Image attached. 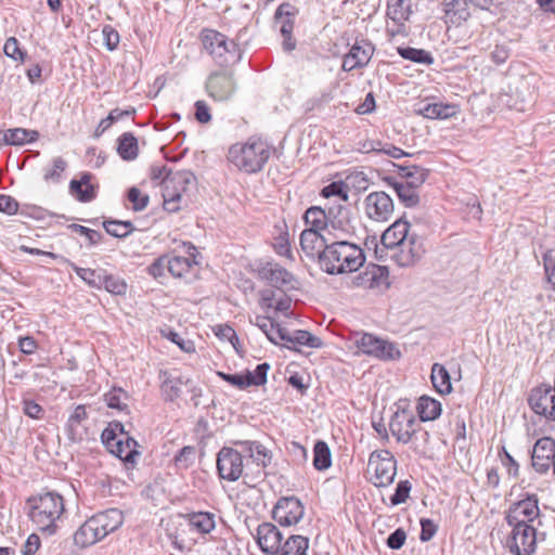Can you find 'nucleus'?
I'll use <instances>...</instances> for the list:
<instances>
[{
    "mask_svg": "<svg viewBox=\"0 0 555 555\" xmlns=\"http://www.w3.org/2000/svg\"><path fill=\"white\" fill-rule=\"evenodd\" d=\"M314 250L321 271L340 275L358 271L365 262L364 250L357 244L341 240L324 209L314 206Z\"/></svg>",
    "mask_w": 555,
    "mask_h": 555,
    "instance_id": "nucleus-1",
    "label": "nucleus"
},
{
    "mask_svg": "<svg viewBox=\"0 0 555 555\" xmlns=\"http://www.w3.org/2000/svg\"><path fill=\"white\" fill-rule=\"evenodd\" d=\"M233 444L242 448V452L223 447L217 454V470L221 479L233 482L244 477L250 485L264 476L263 468L271 462L268 449L260 442L235 440Z\"/></svg>",
    "mask_w": 555,
    "mask_h": 555,
    "instance_id": "nucleus-2",
    "label": "nucleus"
},
{
    "mask_svg": "<svg viewBox=\"0 0 555 555\" xmlns=\"http://www.w3.org/2000/svg\"><path fill=\"white\" fill-rule=\"evenodd\" d=\"M256 273L259 280L271 287L259 292V305L263 310L274 309L275 312L288 315L292 305L289 291L297 289L298 281L285 268L273 261H261Z\"/></svg>",
    "mask_w": 555,
    "mask_h": 555,
    "instance_id": "nucleus-3",
    "label": "nucleus"
},
{
    "mask_svg": "<svg viewBox=\"0 0 555 555\" xmlns=\"http://www.w3.org/2000/svg\"><path fill=\"white\" fill-rule=\"evenodd\" d=\"M272 147L260 138L251 137L246 142L235 143L229 149L228 159L246 173L260 171L269 160Z\"/></svg>",
    "mask_w": 555,
    "mask_h": 555,
    "instance_id": "nucleus-4",
    "label": "nucleus"
},
{
    "mask_svg": "<svg viewBox=\"0 0 555 555\" xmlns=\"http://www.w3.org/2000/svg\"><path fill=\"white\" fill-rule=\"evenodd\" d=\"M29 517L37 529L48 534L56 531V521L63 515L64 500L56 492H46L27 500Z\"/></svg>",
    "mask_w": 555,
    "mask_h": 555,
    "instance_id": "nucleus-5",
    "label": "nucleus"
},
{
    "mask_svg": "<svg viewBox=\"0 0 555 555\" xmlns=\"http://www.w3.org/2000/svg\"><path fill=\"white\" fill-rule=\"evenodd\" d=\"M201 39L204 49L218 65L227 66L240 59L236 43L229 40L225 35L214 29H204Z\"/></svg>",
    "mask_w": 555,
    "mask_h": 555,
    "instance_id": "nucleus-6",
    "label": "nucleus"
},
{
    "mask_svg": "<svg viewBox=\"0 0 555 555\" xmlns=\"http://www.w3.org/2000/svg\"><path fill=\"white\" fill-rule=\"evenodd\" d=\"M196 182L195 176L189 170L169 172L163 180V198L165 209L175 212L179 209L177 205L191 186Z\"/></svg>",
    "mask_w": 555,
    "mask_h": 555,
    "instance_id": "nucleus-7",
    "label": "nucleus"
},
{
    "mask_svg": "<svg viewBox=\"0 0 555 555\" xmlns=\"http://www.w3.org/2000/svg\"><path fill=\"white\" fill-rule=\"evenodd\" d=\"M353 343L359 352L373 356L382 360H396L401 356L400 350L395 344L379 339L369 333L354 334Z\"/></svg>",
    "mask_w": 555,
    "mask_h": 555,
    "instance_id": "nucleus-8",
    "label": "nucleus"
},
{
    "mask_svg": "<svg viewBox=\"0 0 555 555\" xmlns=\"http://www.w3.org/2000/svg\"><path fill=\"white\" fill-rule=\"evenodd\" d=\"M369 470L373 472V482L376 487H387L392 483L397 474V461L388 450L371 453Z\"/></svg>",
    "mask_w": 555,
    "mask_h": 555,
    "instance_id": "nucleus-9",
    "label": "nucleus"
},
{
    "mask_svg": "<svg viewBox=\"0 0 555 555\" xmlns=\"http://www.w3.org/2000/svg\"><path fill=\"white\" fill-rule=\"evenodd\" d=\"M512 527L507 546L515 555H532L537 550V529L530 524H508Z\"/></svg>",
    "mask_w": 555,
    "mask_h": 555,
    "instance_id": "nucleus-10",
    "label": "nucleus"
},
{
    "mask_svg": "<svg viewBox=\"0 0 555 555\" xmlns=\"http://www.w3.org/2000/svg\"><path fill=\"white\" fill-rule=\"evenodd\" d=\"M390 258L400 267L414 266L425 254L424 240L412 232L398 246L392 247Z\"/></svg>",
    "mask_w": 555,
    "mask_h": 555,
    "instance_id": "nucleus-11",
    "label": "nucleus"
},
{
    "mask_svg": "<svg viewBox=\"0 0 555 555\" xmlns=\"http://www.w3.org/2000/svg\"><path fill=\"white\" fill-rule=\"evenodd\" d=\"M196 248L193 245L188 246L189 256L167 255V271L175 279L182 280L184 283H191L197 276Z\"/></svg>",
    "mask_w": 555,
    "mask_h": 555,
    "instance_id": "nucleus-12",
    "label": "nucleus"
},
{
    "mask_svg": "<svg viewBox=\"0 0 555 555\" xmlns=\"http://www.w3.org/2000/svg\"><path fill=\"white\" fill-rule=\"evenodd\" d=\"M417 422L412 412L408 410L396 411L389 422V430L397 441L403 444L413 441V438L418 439L420 430Z\"/></svg>",
    "mask_w": 555,
    "mask_h": 555,
    "instance_id": "nucleus-13",
    "label": "nucleus"
},
{
    "mask_svg": "<svg viewBox=\"0 0 555 555\" xmlns=\"http://www.w3.org/2000/svg\"><path fill=\"white\" fill-rule=\"evenodd\" d=\"M206 91L215 101L229 100L236 90L234 75L229 70L211 73L206 80Z\"/></svg>",
    "mask_w": 555,
    "mask_h": 555,
    "instance_id": "nucleus-14",
    "label": "nucleus"
},
{
    "mask_svg": "<svg viewBox=\"0 0 555 555\" xmlns=\"http://www.w3.org/2000/svg\"><path fill=\"white\" fill-rule=\"evenodd\" d=\"M528 402L535 414L555 421V386L543 384L534 387L529 395Z\"/></svg>",
    "mask_w": 555,
    "mask_h": 555,
    "instance_id": "nucleus-15",
    "label": "nucleus"
},
{
    "mask_svg": "<svg viewBox=\"0 0 555 555\" xmlns=\"http://www.w3.org/2000/svg\"><path fill=\"white\" fill-rule=\"evenodd\" d=\"M540 515L539 500L535 494L514 502L508 507L505 520L507 524H530Z\"/></svg>",
    "mask_w": 555,
    "mask_h": 555,
    "instance_id": "nucleus-16",
    "label": "nucleus"
},
{
    "mask_svg": "<svg viewBox=\"0 0 555 555\" xmlns=\"http://www.w3.org/2000/svg\"><path fill=\"white\" fill-rule=\"evenodd\" d=\"M364 204L366 215L372 220L387 221L393 214V202L385 192L370 193Z\"/></svg>",
    "mask_w": 555,
    "mask_h": 555,
    "instance_id": "nucleus-17",
    "label": "nucleus"
},
{
    "mask_svg": "<svg viewBox=\"0 0 555 555\" xmlns=\"http://www.w3.org/2000/svg\"><path fill=\"white\" fill-rule=\"evenodd\" d=\"M256 541L266 555H279L283 541V533L271 522H262L258 526Z\"/></svg>",
    "mask_w": 555,
    "mask_h": 555,
    "instance_id": "nucleus-18",
    "label": "nucleus"
},
{
    "mask_svg": "<svg viewBox=\"0 0 555 555\" xmlns=\"http://www.w3.org/2000/svg\"><path fill=\"white\" fill-rule=\"evenodd\" d=\"M555 459V440L543 437L537 440L533 446L531 461L532 467L540 474L546 473Z\"/></svg>",
    "mask_w": 555,
    "mask_h": 555,
    "instance_id": "nucleus-19",
    "label": "nucleus"
},
{
    "mask_svg": "<svg viewBox=\"0 0 555 555\" xmlns=\"http://www.w3.org/2000/svg\"><path fill=\"white\" fill-rule=\"evenodd\" d=\"M304 516V506L296 498H282L273 508V518L283 526L297 524Z\"/></svg>",
    "mask_w": 555,
    "mask_h": 555,
    "instance_id": "nucleus-20",
    "label": "nucleus"
},
{
    "mask_svg": "<svg viewBox=\"0 0 555 555\" xmlns=\"http://www.w3.org/2000/svg\"><path fill=\"white\" fill-rule=\"evenodd\" d=\"M374 52V47L365 41H357L350 49L349 53L345 55L343 61V69L350 72L354 68L364 67L371 60Z\"/></svg>",
    "mask_w": 555,
    "mask_h": 555,
    "instance_id": "nucleus-21",
    "label": "nucleus"
},
{
    "mask_svg": "<svg viewBox=\"0 0 555 555\" xmlns=\"http://www.w3.org/2000/svg\"><path fill=\"white\" fill-rule=\"evenodd\" d=\"M105 537L99 528L93 516L87 519L75 532L74 542L79 547H87L95 544Z\"/></svg>",
    "mask_w": 555,
    "mask_h": 555,
    "instance_id": "nucleus-22",
    "label": "nucleus"
},
{
    "mask_svg": "<svg viewBox=\"0 0 555 555\" xmlns=\"http://www.w3.org/2000/svg\"><path fill=\"white\" fill-rule=\"evenodd\" d=\"M414 232L410 223L402 217L395 221L382 235V244L391 249L398 246L408 235Z\"/></svg>",
    "mask_w": 555,
    "mask_h": 555,
    "instance_id": "nucleus-23",
    "label": "nucleus"
},
{
    "mask_svg": "<svg viewBox=\"0 0 555 555\" xmlns=\"http://www.w3.org/2000/svg\"><path fill=\"white\" fill-rule=\"evenodd\" d=\"M411 15V3L409 0H389L387 3V16L398 26V28L389 30L391 36L401 33V27Z\"/></svg>",
    "mask_w": 555,
    "mask_h": 555,
    "instance_id": "nucleus-24",
    "label": "nucleus"
},
{
    "mask_svg": "<svg viewBox=\"0 0 555 555\" xmlns=\"http://www.w3.org/2000/svg\"><path fill=\"white\" fill-rule=\"evenodd\" d=\"M416 112L430 119H448L459 113V106L442 102L425 103Z\"/></svg>",
    "mask_w": 555,
    "mask_h": 555,
    "instance_id": "nucleus-25",
    "label": "nucleus"
},
{
    "mask_svg": "<svg viewBox=\"0 0 555 555\" xmlns=\"http://www.w3.org/2000/svg\"><path fill=\"white\" fill-rule=\"evenodd\" d=\"M446 23L459 26L470 16L467 0H450L443 3Z\"/></svg>",
    "mask_w": 555,
    "mask_h": 555,
    "instance_id": "nucleus-26",
    "label": "nucleus"
},
{
    "mask_svg": "<svg viewBox=\"0 0 555 555\" xmlns=\"http://www.w3.org/2000/svg\"><path fill=\"white\" fill-rule=\"evenodd\" d=\"M104 537L118 529L124 522V514L118 508H109L93 515Z\"/></svg>",
    "mask_w": 555,
    "mask_h": 555,
    "instance_id": "nucleus-27",
    "label": "nucleus"
},
{
    "mask_svg": "<svg viewBox=\"0 0 555 555\" xmlns=\"http://www.w3.org/2000/svg\"><path fill=\"white\" fill-rule=\"evenodd\" d=\"M386 181L392 186L398 198L405 207H415L420 203V196L416 192L418 186H412L410 184H404L403 182H398L395 178H387Z\"/></svg>",
    "mask_w": 555,
    "mask_h": 555,
    "instance_id": "nucleus-28",
    "label": "nucleus"
},
{
    "mask_svg": "<svg viewBox=\"0 0 555 555\" xmlns=\"http://www.w3.org/2000/svg\"><path fill=\"white\" fill-rule=\"evenodd\" d=\"M189 526L199 533L211 532L216 527L215 514L208 512H197L188 515Z\"/></svg>",
    "mask_w": 555,
    "mask_h": 555,
    "instance_id": "nucleus-29",
    "label": "nucleus"
},
{
    "mask_svg": "<svg viewBox=\"0 0 555 555\" xmlns=\"http://www.w3.org/2000/svg\"><path fill=\"white\" fill-rule=\"evenodd\" d=\"M430 378L437 392L441 395H448L452 391L450 374L442 364L435 363L433 365Z\"/></svg>",
    "mask_w": 555,
    "mask_h": 555,
    "instance_id": "nucleus-30",
    "label": "nucleus"
},
{
    "mask_svg": "<svg viewBox=\"0 0 555 555\" xmlns=\"http://www.w3.org/2000/svg\"><path fill=\"white\" fill-rule=\"evenodd\" d=\"M441 412L442 406L438 400L427 396H423L418 399L417 413L421 421H434L440 416Z\"/></svg>",
    "mask_w": 555,
    "mask_h": 555,
    "instance_id": "nucleus-31",
    "label": "nucleus"
},
{
    "mask_svg": "<svg viewBox=\"0 0 555 555\" xmlns=\"http://www.w3.org/2000/svg\"><path fill=\"white\" fill-rule=\"evenodd\" d=\"M398 172L400 177L406 181L404 184L412 186H421L427 179L428 171L422 167L411 164L398 165Z\"/></svg>",
    "mask_w": 555,
    "mask_h": 555,
    "instance_id": "nucleus-32",
    "label": "nucleus"
},
{
    "mask_svg": "<svg viewBox=\"0 0 555 555\" xmlns=\"http://www.w3.org/2000/svg\"><path fill=\"white\" fill-rule=\"evenodd\" d=\"M117 153L124 160H133L138 157V140L131 132H125L118 138Z\"/></svg>",
    "mask_w": 555,
    "mask_h": 555,
    "instance_id": "nucleus-33",
    "label": "nucleus"
},
{
    "mask_svg": "<svg viewBox=\"0 0 555 555\" xmlns=\"http://www.w3.org/2000/svg\"><path fill=\"white\" fill-rule=\"evenodd\" d=\"M309 539L302 535L292 534L281 545L279 555H307Z\"/></svg>",
    "mask_w": 555,
    "mask_h": 555,
    "instance_id": "nucleus-34",
    "label": "nucleus"
},
{
    "mask_svg": "<svg viewBox=\"0 0 555 555\" xmlns=\"http://www.w3.org/2000/svg\"><path fill=\"white\" fill-rule=\"evenodd\" d=\"M137 446L138 443L133 438L128 435L122 436L120 438V444H117L111 453L125 462L133 463L134 457L140 454L135 449Z\"/></svg>",
    "mask_w": 555,
    "mask_h": 555,
    "instance_id": "nucleus-35",
    "label": "nucleus"
},
{
    "mask_svg": "<svg viewBox=\"0 0 555 555\" xmlns=\"http://www.w3.org/2000/svg\"><path fill=\"white\" fill-rule=\"evenodd\" d=\"M38 139V132L23 128L9 129L3 134V141L10 145H23Z\"/></svg>",
    "mask_w": 555,
    "mask_h": 555,
    "instance_id": "nucleus-36",
    "label": "nucleus"
},
{
    "mask_svg": "<svg viewBox=\"0 0 555 555\" xmlns=\"http://www.w3.org/2000/svg\"><path fill=\"white\" fill-rule=\"evenodd\" d=\"M275 235L273 237V248L280 256L292 258V251L288 241V231L285 222L278 223L275 227Z\"/></svg>",
    "mask_w": 555,
    "mask_h": 555,
    "instance_id": "nucleus-37",
    "label": "nucleus"
},
{
    "mask_svg": "<svg viewBox=\"0 0 555 555\" xmlns=\"http://www.w3.org/2000/svg\"><path fill=\"white\" fill-rule=\"evenodd\" d=\"M90 175L85 173L80 180H72L69 183L70 191L77 194L81 202H89L94 198V189L89 183Z\"/></svg>",
    "mask_w": 555,
    "mask_h": 555,
    "instance_id": "nucleus-38",
    "label": "nucleus"
},
{
    "mask_svg": "<svg viewBox=\"0 0 555 555\" xmlns=\"http://www.w3.org/2000/svg\"><path fill=\"white\" fill-rule=\"evenodd\" d=\"M332 466V452L325 441L314 443V469L326 470Z\"/></svg>",
    "mask_w": 555,
    "mask_h": 555,
    "instance_id": "nucleus-39",
    "label": "nucleus"
},
{
    "mask_svg": "<svg viewBox=\"0 0 555 555\" xmlns=\"http://www.w3.org/2000/svg\"><path fill=\"white\" fill-rule=\"evenodd\" d=\"M162 391L166 400L173 401L181 393L182 382L178 377H172L167 373L162 375Z\"/></svg>",
    "mask_w": 555,
    "mask_h": 555,
    "instance_id": "nucleus-40",
    "label": "nucleus"
},
{
    "mask_svg": "<svg viewBox=\"0 0 555 555\" xmlns=\"http://www.w3.org/2000/svg\"><path fill=\"white\" fill-rule=\"evenodd\" d=\"M398 53L405 60L420 63V64H431L434 59L431 54L423 49H415L411 47H399Z\"/></svg>",
    "mask_w": 555,
    "mask_h": 555,
    "instance_id": "nucleus-41",
    "label": "nucleus"
},
{
    "mask_svg": "<svg viewBox=\"0 0 555 555\" xmlns=\"http://www.w3.org/2000/svg\"><path fill=\"white\" fill-rule=\"evenodd\" d=\"M103 227L109 235L118 238L128 236L134 230L130 221L109 220L104 221Z\"/></svg>",
    "mask_w": 555,
    "mask_h": 555,
    "instance_id": "nucleus-42",
    "label": "nucleus"
},
{
    "mask_svg": "<svg viewBox=\"0 0 555 555\" xmlns=\"http://www.w3.org/2000/svg\"><path fill=\"white\" fill-rule=\"evenodd\" d=\"M74 269L77 275L80 279H82L87 284H89L92 287L102 288V279L105 272L104 270H94L79 267H75Z\"/></svg>",
    "mask_w": 555,
    "mask_h": 555,
    "instance_id": "nucleus-43",
    "label": "nucleus"
},
{
    "mask_svg": "<svg viewBox=\"0 0 555 555\" xmlns=\"http://www.w3.org/2000/svg\"><path fill=\"white\" fill-rule=\"evenodd\" d=\"M102 287L115 295H122L127 291V284L119 278L108 275L104 272Z\"/></svg>",
    "mask_w": 555,
    "mask_h": 555,
    "instance_id": "nucleus-44",
    "label": "nucleus"
},
{
    "mask_svg": "<svg viewBox=\"0 0 555 555\" xmlns=\"http://www.w3.org/2000/svg\"><path fill=\"white\" fill-rule=\"evenodd\" d=\"M126 399L127 393L120 388H114L105 395L107 405L119 411L127 409V403L125 402Z\"/></svg>",
    "mask_w": 555,
    "mask_h": 555,
    "instance_id": "nucleus-45",
    "label": "nucleus"
},
{
    "mask_svg": "<svg viewBox=\"0 0 555 555\" xmlns=\"http://www.w3.org/2000/svg\"><path fill=\"white\" fill-rule=\"evenodd\" d=\"M3 52L8 57L20 61L21 63L26 61L27 54L20 49L18 41L15 37H10L7 39L3 47Z\"/></svg>",
    "mask_w": 555,
    "mask_h": 555,
    "instance_id": "nucleus-46",
    "label": "nucleus"
},
{
    "mask_svg": "<svg viewBox=\"0 0 555 555\" xmlns=\"http://www.w3.org/2000/svg\"><path fill=\"white\" fill-rule=\"evenodd\" d=\"M321 196L324 198H330L332 196L338 197L343 201L348 199V194L345 189V184L341 181H335L324 186L321 190Z\"/></svg>",
    "mask_w": 555,
    "mask_h": 555,
    "instance_id": "nucleus-47",
    "label": "nucleus"
},
{
    "mask_svg": "<svg viewBox=\"0 0 555 555\" xmlns=\"http://www.w3.org/2000/svg\"><path fill=\"white\" fill-rule=\"evenodd\" d=\"M67 163L62 157H55L53 159L52 167L44 170V180L57 182L61 178V173L66 169Z\"/></svg>",
    "mask_w": 555,
    "mask_h": 555,
    "instance_id": "nucleus-48",
    "label": "nucleus"
},
{
    "mask_svg": "<svg viewBox=\"0 0 555 555\" xmlns=\"http://www.w3.org/2000/svg\"><path fill=\"white\" fill-rule=\"evenodd\" d=\"M128 199L132 204L133 210L141 211L147 206L150 197L143 194L138 188H131L128 191Z\"/></svg>",
    "mask_w": 555,
    "mask_h": 555,
    "instance_id": "nucleus-49",
    "label": "nucleus"
},
{
    "mask_svg": "<svg viewBox=\"0 0 555 555\" xmlns=\"http://www.w3.org/2000/svg\"><path fill=\"white\" fill-rule=\"evenodd\" d=\"M543 266L546 279L555 289V249H548L543 254Z\"/></svg>",
    "mask_w": 555,
    "mask_h": 555,
    "instance_id": "nucleus-50",
    "label": "nucleus"
},
{
    "mask_svg": "<svg viewBox=\"0 0 555 555\" xmlns=\"http://www.w3.org/2000/svg\"><path fill=\"white\" fill-rule=\"evenodd\" d=\"M411 491V483L408 480H401L397 487L395 493L390 496V503L392 505H399L406 501Z\"/></svg>",
    "mask_w": 555,
    "mask_h": 555,
    "instance_id": "nucleus-51",
    "label": "nucleus"
},
{
    "mask_svg": "<svg viewBox=\"0 0 555 555\" xmlns=\"http://www.w3.org/2000/svg\"><path fill=\"white\" fill-rule=\"evenodd\" d=\"M195 459V448L194 447H183L179 453L175 456V462L179 467L186 468L189 467Z\"/></svg>",
    "mask_w": 555,
    "mask_h": 555,
    "instance_id": "nucleus-52",
    "label": "nucleus"
},
{
    "mask_svg": "<svg viewBox=\"0 0 555 555\" xmlns=\"http://www.w3.org/2000/svg\"><path fill=\"white\" fill-rule=\"evenodd\" d=\"M102 35H103L105 47L109 51L115 50L119 43L118 31L115 28H113L111 25H105L102 29Z\"/></svg>",
    "mask_w": 555,
    "mask_h": 555,
    "instance_id": "nucleus-53",
    "label": "nucleus"
},
{
    "mask_svg": "<svg viewBox=\"0 0 555 555\" xmlns=\"http://www.w3.org/2000/svg\"><path fill=\"white\" fill-rule=\"evenodd\" d=\"M212 332L222 340H228L229 343H233V340L237 341V335L235 331L228 324L215 325L212 326Z\"/></svg>",
    "mask_w": 555,
    "mask_h": 555,
    "instance_id": "nucleus-54",
    "label": "nucleus"
},
{
    "mask_svg": "<svg viewBox=\"0 0 555 555\" xmlns=\"http://www.w3.org/2000/svg\"><path fill=\"white\" fill-rule=\"evenodd\" d=\"M406 540V533L402 528L396 529L387 538V546L391 550H400Z\"/></svg>",
    "mask_w": 555,
    "mask_h": 555,
    "instance_id": "nucleus-55",
    "label": "nucleus"
},
{
    "mask_svg": "<svg viewBox=\"0 0 555 555\" xmlns=\"http://www.w3.org/2000/svg\"><path fill=\"white\" fill-rule=\"evenodd\" d=\"M270 369V365L268 363H261L257 365L255 371H253V379L247 380L248 387L249 386H260L263 385L267 382V373Z\"/></svg>",
    "mask_w": 555,
    "mask_h": 555,
    "instance_id": "nucleus-56",
    "label": "nucleus"
},
{
    "mask_svg": "<svg viewBox=\"0 0 555 555\" xmlns=\"http://www.w3.org/2000/svg\"><path fill=\"white\" fill-rule=\"evenodd\" d=\"M288 383L294 388H296L300 393H305L310 386V376H304L298 373H295L288 377Z\"/></svg>",
    "mask_w": 555,
    "mask_h": 555,
    "instance_id": "nucleus-57",
    "label": "nucleus"
},
{
    "mask_svg": "<svg viewBox=\"0 0 555 555\" xmlns=\"http://www.w3.org/2000/svg\"><path fill=\"white\" fill-rule=\"evenodd\" d=\"M120 438L121 437L116 434V429L109 427L105 428L101 435V439L109 452H112L117 444H120Z\"/></svg>",
    "mask_w": 555,
    "mask_h": 555,
    "instance_id": "nucleus-58",
    "label": "nucleus"
},
{
    "mask_svg": "<svg viewBox=\"0 0 555 555\" xmlns=\"http://www.w3.org/2000/svg\"><path fill=\"white\" fill-rule=\"evenodd\" d=\"M421 534H420V539L421 541L423 542H427L429 540L433 539V537L436 534L437 532V526L435 525V522L428 518H423L421 519Z\"/></svg>",
    "mask_w": 555,
    "mask_h": 555,
    "instance_id": "nucleus-59",
    "label": "nucleus"
},
{
    "mask_svg": "<svg viewBox=\"0 0 555 555\" xmlns=\"http://www.w3.org/2000/svg\"><path fill=\"white\" fill-rule=\"evenodd\" d=\"M70 228H73L74 231H76L77 233L85 235L88 238L89 243L92 245L100 243V241L102 240V234L95 230L86 228L80 224H72Z\"/></svg>",
    "mask_w": 555,
    "mask_h": 555,
    "instance_id": "nucleus-60",
    "label": "nucleus"
},
{
    "mask_svg": "<svg viewBox=\"0 0 555 555\" xmlns=\"http://www.w3.org/2000/svg\"><path fill=\"white\" fill-rule=\"evenodd\" d=\"M167 270V255L158 257L149 268L147 271L155 279L162 278Z\"/></svg>",
    "mask_w": 555,
    "mask_h": 555,
    "instance_id": "nucleus-61",
    "label": "nucleus"
},
{
    "mask_svg": "<svg viewBox=\"0 0 555 555\" xmlns=\"http://www.w3.org/2000/svg\"><path fill=\"white\" fill-rule=\"evenodd\" d=\"M18 210V203L9 195H0V212L14 215Z\"/></svg>",
    "mask_w": 555,
    "mask_h": 555,
    "instance_id": "nucleus-62",
    "label": "nucleus"
},
{
    "mask_svg": "<svg viewBox=\"0 0 555 555\" xmlns=\"http://www.w3.org/2000/svg\"><path fill=\"white\" fill-rule=\"evenodd\" d=\"M195 118L201 124L210 121L211 115L205 101L199 100L195 103Z\"/></svg>",
    "mask_w": 555,
    "mask_h": 555,
    "instance_id": "nucleus-63",
    "label": "nucleus"
},
{
    "mask_svg": "<svg viewBox=\"0 0 555 555\" xmlns=\"http://www.w3.org/2000/svg\"><path fill=\"white\" fill-rule=\"evenodd\" d=\"M87 417H88V415H87L86 406L82 404L77 405L75 408L73 414L68 418L69 429L73 430L76 425H78L81 422H83L85 420H87Z\"/></svg>",
    "mask_w": 555,
    "mask_h": 555,
    "instance_id": "nucleus-64",
    "label": "nucleus"
}]
</instances>
